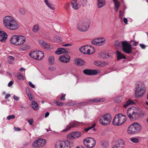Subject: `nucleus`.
Instances as JSON below:
<instances>
[{
  "mask_svg": "<svg viewBox=\"0 0 148 148\" xmlns=\"http://www.w3.org/2000/svg\"><path fill=\"white\" fill-rule=\"evenodd\" d=\"M3 25L7 28L11 30H15L19 27V25L12 16H7L3 19Z\"/></svg>",
  "mask_w": 148,
  "mask_h": 148,
  "instance_id": "1",
  "label": "nucleus"
},
{
  "mask_svg": "<svg viewBox=\"0 0 148 148\" xmlns=\"http://www.w3.org/2000/svg\"><path fill=\"white\" fill-rule=\"evenodd\" d=\"M26 40L25 37L22 35H14L11 38L10 42L14 45L19 46L23 44Z\"/></svg>",
  "mask_w": 148,
  "mask_h": 148,
  "instance_id": "2",
  "label": "nucleus"
},
{
  "mask_svg": "<svg viewBox=\"0 0 148 148\" xmlns=\"http://www.w3.org/2000/svg\"><path fill=\"white\" fill-rule=\"evenodd\" d=\"M126 120V117L125 115L121 114H118L114 116L112 121V123L115 125H120L124 123Z\"/></svg>",
  "mask_w": 148,
  "mask_h": 148,
  "instance_id": "3",
  "label": "nucleus"
},
{
  "mask_svg": "<svg viewBox=\"0 0 148 148\" xmlns=\"http://www.w3.org/2000/svg\"><path fill=\"white\" fill-rule=\"evenodd\" d=\"M141 126L137 122H135L130 125L127 129V132L129 134H133L138 132L141 129Z\"/></svg>",
  "mask_w": 148,
  "mask_h": 148,
  "instance_id": "4",
  "label": "nucleus"
},
{
  "mask_svg": "<svg viewBox=\"0 0 148 148\" xmlns=\"http://www.w3.org/2000/svg\"><path fill=\"white\" fill-rule=\"evenodd\" d=\"M73 143L68 140L59 141L55 145V148H70L73 146Z\"/></svg>",
  "mask_w": 148,
  "mask_h": 148,
  "instance_id": "5",
  "label": "nucleus"
},
{
  "mask_svg": "<svg viewBox=\"0 0 148 148\" xmlns=\"http://www.w3.org/2000/svg\"><path fill=\"white\" fill-rule=\"evenodd\" d=\"M79 50L82 53L88 55L92 54L95 51V49L93 47L87 45L82 46L79 48Z\"/></svg>",
  "mask_w": 148,
  "mask_h": 148,
  "instance_id": "6",
  "label": "nucleus"
},
{
  "mask_svg": "<svg viewBox=\"0 0 148 148\" xmlns=\"http://www.w3.org/2000/svg\"><path fill=\"white\" fill-rule=\"evenodd\" d=\"M135 92L136 97H140L145 93L146 89L145 85L142 83L138 84L136 87Z\"/></svg>",
  "mask_w": 148,
  "mask_h": 148,
  "instance_id": "7",
  "label": "nucleus"
},
{
  "mask_svg": "<svg viewBox=\"0 0 148 148\" xmlns=\"http://www.w3.org/2000/svg\"><path fill=\"white\" fill-rule=\"evenodd\" d=\"M112 119L111 115L106 113L103 115L99 120V122L101 125H109Z\"/></svg>",
  "mask_w": 148,
  "mask_h": 148,
  "instance_id": "8",
  "label": "nucleus"
},
{
  "mask_svg": "<svg viewBox=\"0 0 148 148\" xmlns=\"http://www.w3.org/2000/svg\"><path fill=\"white\" fill-rule=\"evenodd\" d=\"M83 143L85 146L88 148L94 147L96 143L95 140L91 137H88L84 139Z\"/></svg>",
  "mask_w": 148,
  "mask_h": 148,
  "instance_id": "9",
  "label": "nucleus"
},
{
  "mask_svg": "<svg viewBox=\"0 0 148 148\" xmlns=\"http://www.w3.org/2000/svg\"><path fill=\"white\" fill-rule=\"evenodd\" d=\"M29 55L31 57L37 60H41L44 57L43 53L40 51H32Z\"/></svg>",
  "mask_w": 148,
  "mask_h": 148,
  "instance_id": "10",
  "label": "nucleus"
},
{
  "mask_svg": "<svg viewBox=\"0 0 148 148\" xmlns=\"http://www.w3.org/2000/svg\"><path fill=\"white\" fill-rule=\"evenodd\" d=\"M89 26V24L87 23L80 22L77 24L76 27L79 31L82 32H85L88 29Z\"/></svg>",
  "mask_w": 148,
  "mask_h": 148,
  "instance_id": "11",
  "label": "nucleus"
},
{
  "mask_svg": "<svg viewBox=\"0 0 148 148\" xmlns=\"http://www.w3.org/2000/svg\"><path fill=\"white\" fill-rule=\"evenodd\" d=\"M122 50L124 52L127 54L132 53V48L131 45L124 41L122 42Z\"/></svg>",
  "mask_w": 148,
  "mask_h": 148,
  "instance_id": "12",
  "label": "nucleus"
},
{
  "mask_svg": "<svg viewBox=\"0 0 148 148\" xmlns=\"http://www.w3.org/2000/svg\"><path fill=\"white\" fill-rule=\"evenodd\" d=\"M46 143V140L43 139L39 138L35 141L32 144V146L34 148H39L44 146Z\"/></svg>",
  "mask_w": 148,
  "mask_h": 148,
  "instance_id": "13",
  "label": "nucleus"
},
{
  "mask_svg": "<svg viewBox=\"0 0 148 148\" xmlns=\"http://www.w3.org/2000/svg\"><path fill=\"white\" fill-rule=\"evenodd\" d=\"M81 135V132L78 131H76L71 132L67 135V137L70 139H73L78 138Z\"/></svg>",
  "mask_w": 148,
  "mask_h": 148,
  "instance_id": "14",
  "label": "nucleus"
},
{
  "mask_svg": "<svg viewBox=\"0 0 148 148\" xmlns=\"http://www.w3.org/2000/svg\"><path fill=\"white\" fill-rule=\"evenodd\" d=\"M79 123L78 122L76 121H74L73 122H71L69 125H67L65 129L62 131V132H66L72 127H76L79 125Z\"/></svg>",
  "mask_w": 148,
  "mask_h": 148,
  "instance_id": "15",
  "label": "nucleus"
},
{
  "mask_svg": "<svg viewBox=\"0 0 148 148\" xmlns=\"http://www.w3.org/2000/svg\"><path fill=\"white\" fill-rule=\"evenodd\" d=\"M125 145V142L123 140L120 139L114 145L112 148H124Z\"/></svg>",
  "mask_w": 148,
  "mask_h": 148,
  "instance_id": "16",
  "label": "nucleus"
},
{
  "mask_svg": "<svg viewBox=\"0 0 148 148\" xmlns=\"http://www.w3.org/2000/svg\"><path fill=\"white\" fill-rule=\"evenodd\" d=\"M70 57L67 55L61 56L59 58V60L63 63L69 62L70 61Z\"/></svg>",
  "mask_w": 148,
  "mask_h": 148,
  "instance_id": "17",
  "label": "nucleus"
},
{
  "mask_svg": "<svg viewBox=\"0 0 148 148\" xmlns=\"http://www.w3.org/2000/svg\"><path fill=\"white\" fill-rule=\"evenodd\" d=\"M83 72L85 74L88 75H96L98 73L96 70L90 69H85L83 71Z\"/></svg>",
  "mask_w": 148,
  "mask_h": 148,
  "instance_id": "18",
  "label": "nucleus"
},
{
  "mask_svg": "<svg viewBox=\"0 0 148 148\" xmlns=\"http://www.w3.org/2000/svg\"><path fill=\"white\" fill-rule=\"evenodd\" d=\"M134 113L135 111L134 110L133 108H129L127 110V114L129 118L130 119V120H132L133 119H135Z\"/></svg>",
  "mask_w": 148,
  "mask_h": 148,
  "instance_id": "19",
  "label": "nucleus"
},
{
  "mask_svg": "<svg viewBox=\"0 0 148 148\" xmlns=\"http://www.w3.org/2000/svg\"><path fill=\"white\" fill-rule=\"evenodd\" d=\"M38 43L42 48L45 49H48L51 48L49 44L45 41L40 40L39 41Z\"/></svg>",
  "mask_w": 148,
  "mask_h": 148,
  "instance_id": "20",
  "label": "nucleus"
},
{
  "mask_svg": "<svg viewBox=\"0 0 148 148\" xmlns=\"http://www.w3.org/2000/svg\"><path fill=\"white\" fill-rule=\"evenodd\" d=\"M135 119H138L142 117L145 115V113L142 111H135L134 113Z\"/></svg>",
  "mask_w": 148,
  "mask_h": 148,
  "instance_id": "21",
  "label": "nucleus"
},
{
  "mask_svg": "<svg viewBox=\"0 0 148 148\" xmlns=\"http://www.w3.org/2000/svg\"><path fill=\"white\" fill-rule=\"evenodd\" d=\"M8 35L4 32L1 30L0 32V41L2 42H5L7 38Z\"/></svg>",
  "mask_w": 148,
  "mask_h": 148,
  "instance_id": "22",
  "label": "nucleus"
},
{
  "mask_svg": "<svg viewBox=\"0 0 148 148\" xmlns=\"http://www.w3.org/2000/svg\"><path fill=\"white\" fill-rule=\"evenodd\" d=\"M68 51L63 48H59L56 51L55 53L56 54L59 55L62 53H67Z\"/></svg>",
  "mask_w": 148,
  "mask_h": 148,
  "instance_id": "23",
  "label": "nucleus"
},
{
  "mask_svg": "<svg viewBox=\"0 0 148 148\" xmlns=\"http://www.w3.org/2000/svg\"><path fill=\"white\" fill-rule=\"evenodd\" d=\"M97 5L98 8L104 6L106 4L105 0H97Z\"/></svg>",
  "mask_w": 148,
  "mask_h": 148,
  "instance_id": "24",
  "label": "nucleus"
},
{
  "mask_svg": "<svg viewBox=\"0 0 148 148\" xmlns=\"http://www.w3.org/2000/svg\"><path fill=\"white\" fill-rule=\"evenodd\" d=\"M71 3L72 7L73 9L76 10L78 9V5L76 0H71Z\"/></svg>",
  "mask_w": 148,
  "mask_h": 148,
  "instance_id": "25",
  "label": "nucleus"
},
{
  "mask_svg": "<svg viewBox=\"0 0 148 148\" xmlns=\"http://www.w3.org/2000/svg\"><path fill=\"white\" fill-rule=\"evenodd\" d=\"M98 40V46L101 45L105 43L106 39L104 38H97Z\"/></svg>",
  "mask_w": 148,
  "mask_h": 148,
  "instance_id": "26",
  "label": "nucleus"
},
{
  "mask_svg": "<svg viewBox=\"0 0 148 148\" xmlns=\"http://www.w3.org/2000/svg\"><path fill=\"white\" fill-rule=\"evenodd\" d=\"M117 57L118 60L122 59H125L126 57L119 51L116 52Z\"/></svg>",
  "mask_w": 148,
  "mask_h": 148,
  "instance_id": "27",
  "label": "nucleus"
},
{
  "mask_svg": "<svg viewBox=\"0 0 148 148\" xmlns=\"http://www.w3.org/2000/svg\"><path fill=\"white\" fill-rule=\"evenodd\" d=\"M75 62L79 65H84L85 64L84 61L80 59H76L75 60Z\"/></svg>",
  "mask_w": 148,
  "mask_h": 148,
  "instance_id": "28",
  "label": "nucleus"
},
{
  "mask_svg": "<svg viewBox=\"0 0 148 148\" xmlns=\"http://www.w3.org/2000/svg\"><path fill=\"white\" fill-rule=\"evenodd\" d=\"M99 56L103 58H107L109 57L107 53L102 52L99 53Z\"/></svg>",
  "mask_w": 148,
  "mask_h": 148,
  "instance_id": "29",
  "label": "nucleus"
},
{
  "mask_svg": "<svg viewBox=\"0 0 148 148\" xmlns=\"http://www.w3.org/2000/svg\"><path fill=\"white\" fill-rule=\"evenodd\" d=\"M31 105L34 110H37L38 108V105L37 103L34 101H32Z\"/></svg>",
  "mask_w": 148,
  "mask_h": 148,
  "instance_id": "30",
  "label": "nucleus"
},
{
  "mask_svg": "<svg viewBox=\"0 0 148 148\" xmlns=\"http://www.w3.org/2000/svg\"><path fill=\"white\" fill-rule=\"evenodd\" d=\"M134 103V102L132 101L131 100H129L123 105V107L126 108L129 105L132 104Z\"/></svg>",
  "mask_w": 148,
  "mask_h": 148,
  "instance_id": "31",
  "label": "nucleus"
},
{
  "mask_svg": "<svg viewBox=\"0 0 148 148\" xmlns=\"http://www.w3.org/2000/svg\"><path fill=\"white\" fill-rule=\"evenodd\" d=\"M113 2L114 3V6L115 8V10L116 11L119 9V8L120 5V3L117 0H116L115 1Z\"/></svg>",
  "mask_w": 148,
  "mask_h": 148,
  "instance_id": "32",
  "label": "nucleus"
},
{
  "mask_svg": "<svg viewBox=\"0 0 148 148\" xmlns=\"http://www.w3.org/2000/svg\"><path fill=\"white\" fill-rule=\"evenodd\" d=\"M114 45L116 48L119 49L121 47V42L117 40L115 42Z\"/></svg>",
  "mask_w": 148,
  "mask_h": 148,
  "instance_id": "33",
  "label": "nucleus"
},
{
  "mask_svg": "<svg viewBox=\"0 0 148 148\" xmlns=\"http://www.w3.org/2000/svg\"><path fill=\"white\" fill-rule=\"evenodd\" d=\"M44 1L45 3L48 7L53 10H54V7L53 6L48 3V0H44Z\"/></svg>",
  "mask_w": 148,
  "mask_h": 148,
  "instance_id": "34",
  "label": "nucleus"
},
{
  "mask_svg": "<svg viewBox=\"0 0 148 148\" xmlns=\"http://www.w3.org/2000/svg\"><path fill=\"white\" fill-rule=\"evenodd\" d=\"M53 40L55 42H60L62 41L61 38L57 36L54 37Z\"/></svg>",
  "mask_w": 148,
  "mask_h": 148,
  "instance_id": "35",
  "label": "nucleus"
},
{
  "mask_svg": "<svg viewBox=\"0 0 148 148\" xmlns=\"http://www.w3.org/2000/svg\"><path fill=\"white\" fill-rule=\"evenodd\" d=\"M130 140L135 143H137L139 141V140L137 138H132L130 139Z\"/></svg>",
  "mask_w": 148,
  "mask_h": 148,
  "instance_id": "36",
  "label": "nucleus"
},
{
  "mask_svg": "<svg viewBox=\"0 0 148 148\" xmlns=\"http://www.w3.org/2000/svg\"><path fill=\"white\" fill-rule=\"evenodd\" d=\"M39 30V27L38 25H36L34 26L33 29V31L34 32H37Z\"/></svg>",
  "mask_w": 148,
  "mask_h": 148,
  "instance_id": "37",
  "label": "nucleus"
},
{
  "mask_svg": "<svg viewBox=\"0 0 148 148\" xmlns=\"http://www.w3.org/2000/svg\"><path fill=\"white\" fill-rule=\"evenodd\" d=\"M49 62L51 64H53L54 62V58L52 56H50L49 58Z\"/></svg>",
  "mask_w": 148,
  "mask_h": 148,
  "instance_id": "38",
  "label": "nucleus"
},
{
  "mask_svg": "<svg viewBox=\"0 0 148 148\" xmlns=\"http://www.w3.org/2000/svg\"><path fill=\"white\" fill-rule=\"evenodd\" d=\"M19 12L22 15H25L26 12V10L25 8H22L19 10Z\"/></svg>",
  "mask_w": 148,
  "mask_h": 148,
  "instance_id": "39",
  "label": "nucleus"
},
{
  "mask_svg": "<svg viewBox=\"0 0 148 148\" xmlns=\"http://www.w3.org/2000/svg\"><path fill=\"white\" fill-rule=\"evenodd\" d=\"M29 49L28 46L27 45H24L21 48V50L25 51Z\"/></svg>",
  "mask_w": 148,
  "mask_h": 148,
  "instance_id": "40",
  "label": "nucleus"
},
{
  "mask_svg": "<svg viewBox=\"0 0 148 148\" xmlns=\"http://www.w3.org/2000/svg\"><path fill=\"white\" fill-rule=\"evenodd\" d=\"M69 7L70 4L68 3H66L64 5V9L67 11L69 10Z\"/></svg>",
  "mask_w": 148,
  "mask_h": 148,
  "instance_id": "41",
  "label": "nucleus"
},
{
  "mask_svg": "<svg viewBox=\"0 0 148 148\" xmlns=\"http://www.w3.org/2000/svg\"><path fill=\"white\" fill-rule=\"evenodd\" d=\"M95 125V124H93L92 126L90 127H88L87 128L85 129V131L86 132H87L89 130L92 129V130L93 131L95 130V128L94 127Z\"/></svg>",
  "mask_w": 148,
  "mask_h": 148,
  "instance_id": "42",
  "label": "nucleus"
},
{
  "mask_svg": "<svg viewBox=\"0 0 148 148\" xmlns=\"http://www.w3.org/2000/svg\"><path fill=\"white\" fill-rule=\"evenodd\" d=\"M97 38L91 41V43L92 44L96 45H98V40H97Z\"/></svg>",
  "mask_w": 148,
  "mask_h": 148,
  "instance_id": "43",
  "label": "nucleus"
},
{
  "mask_svg": "<svg viewBox=\"0 0 148 148\" xmlns=\"http://www.w3.org/2000/svg\"><path fill=\"white\" fill-rule=\"evenodd\" d=\"M18 79L19 80H24V79L23 76L20 73H18L17 74Z\"/></svg>",
  "mask_w": 148,
  "mask_h": 148,
  "instance_id": "44",
  "label": "nucleus"
},
{
  "mask_svg": "<svg viewBox=\"0 0 148 148\" xmlns=\"http://www.w3.org/2000/svg\"><path fill=\"white\" fill-rule=\"evenodd\" d=\"M27 94L28 97H29V100H30L32 101V99H33V98L32 97V95L31 94V92H27Z\"/></svg>",
  "mask_w": 148,
  "mask_h": 148,
  "instance_id": "45",
  "label": "nucleus"
},
{
  "mask_svg": "<svg viewBox=\"0 0 148 148\" xmlns=\"http://www.w3.org/2000/svg\"><path fill=\"white\" fill-rule=\"evenodd\" d=\"M122 99V97L120 96L116 98L115 100V102H120L121 101Z\"/></svg>",
  "mask_w": 148,
  "mask_h": 148,
  "instance_id": "46",
  "label": "nucleus"
},
{
  "mask_svg": "<svg viewBox=\"0 0 148 148\" xmlns=\"http://www.w3.org/2000/svg\"><path fill=\"white\" fill-rule=\"evenodd\" d=\"M101 63L99 61H95L94 62V64H95L97 66H101Z\"/></svg>",
  "mask_w": 148,
  "mask_h": 148,
  "instance_id": "47",
  "label": "nucleus"
},
{
  "mask_svg": "<svg viewBox=\"0 0 148 148\" xmlns=\"http://www.w3.org/2000/svg\"><path fill=\"white\" fill-rule=\"evenodd\" d=\"M15 118V116L14 115H10L7 116V119L8 120H10L11 119H13Z\"/></svg>",
  "mask_w": 148,
  "mask_h": 148,
  "instance_id": "48",
  "label": "nucleus"
},
{
  "mask_svg": "<svg viewBox=\"0 0 148 148\" xmlns=\"http://www.w3.org/2000/svg\"><path fill=\"white\" fill-rule=\"evenodd\" d=\"M139 45L142 49H145L146 48V46L144 44H140Z\"/></svg>",
  "mask_w": 148,
  "mask_h": 148,
  "instance_id": "49",
  "label": "nucleus"
},
{
  "mask_svg": "<svg viewBox=\"0 0 148 148\" xmlns=\"http://www.w3.org/2000/svg\"><path fill=\"white\" fill-rule=\"evenodd\" d=\"M90 101H91L95 102H99V99L97 98H96L94 99H92Z\"/></svg>",
  "mask_w": 148,
  "mask_h": 148,
  "instance_id": "50",
  "label": "nucleus"
},
{
  "mask_svg": "<svg viewBox=\"0 0 148 148\" xmlns=\"http://www.w3.org/2000/svg\"><path fill=\"white\" fill-rule=\"evenodd\" d=\"M28 84L29 86L32 88H34L35 86L34 84H33L32 83L30 82H29L28 83Z\"/></svg>",
  "mask_w": 148,
  "mask_h": 148,
  "instance_id": "51",
  "label": "nucleus"
},
{
  "mask_svg": "<svg viewBox=\"0 0 148 148\" xmlns=\"http://www.w3.org/2000/svg\"><path fill=\"white\" fill-rule=\"evenodd\" d=\"M65 94H62L60 98V100L61 101H63L65 99L64 97L65 96Z\"/></svg>",
  "mask_w": 148,
  "mask_h": 148,
  "instance_id": "52",
  "label": "nucleus"
},
{
  "mask_svg": "<svg viewBox=\"0 0 148 148\" xmlns=\"http://www.w3.org/2000/svg\"><path fill=\"white\" fill-rule=\"evenodd\" d=\"M27 121L29 123V124L31 125H32L33 122L32 119H29Z\"/></svg>",
  "mask_w": 148,
  "mask_h": 148,
  "instance_id": "53",
  "label": "nucleus"
},
{
  "mask_svg": "<svg viewBox=\"0 0 148 148\" xmlns=\"http://www.w3.org/2000/svg\"><path fill=\"white\" fill-rule=\"evenodd\" d=\"M56 104L57 106H62L63 105V103L61 102H56Z\"/></svg>",
  "mask_w": 148,
  "mask_h": 148,
  "instance_id": "54",
  "label": "nucleus"
},
{
  "mask_svg": "<svg viewBox=\"0 0 148 148\" xmlns=\"http://www.w3.org/2000/svg\"><path fill=\"white\" fill-rule=\"evenodd\" d=\"M86 104V102H82V103H78L77 104V106H81V105H85Z\"/></svg>",
  "mask_w": 148,
  "mask_h": 148,
  "instance_id": "55",
  "label": "nucleus"
},
{
  "mask_svg": "<svg viewBox=\"0 0 148 148\" xmlns=\"http://www.w3.org/2000/svg\"><path fill=\"white\" fill-rule=\"evenodd\" d=\"M13 84V82L12 81H10L8 84V86L10 87Z\"/></svg>",
  "mask_w": 148,
  "mask_h": 148,
  "instance_id": "56",
  "label": "nucleus"
},
{
  "mask_svg": "<svg viewBox=\"0 0 148 148\" xmlns=\"http://www.w3.org/2000/svg\"><path fill=\"white\" fill-rule=\"evenodd\" d=\"M14 99L16 101H18L19 99V98L17 96H16L14 95L13 97Z\"/></svg>",
  "mask_w": 148,
  "mask_h": 148,
  "instance_id": "57",
  "label": "nucleus"
},
{
  "mask_svg": "<svg viewBox=\"0 0 148 148\" xmlns=\"http://www.w3.org/2000/svg\"><path fill=\"white\" fill-rule=\"evenodd\" d=\"M123 21L124 22L125 24H127V18H123Z\"/></svg>",
  "mask_w": 148,
  "mask_h": 148,
  "instance_id": "58",
  "label": "nucleus"
},
{
  "mask_svg": "<svg viewBox=\"0 0 148 148\" xmlns=\"http://www.w3.org/2000/svg\"><path fill=\"white\" fill-rule=\"evenodd\" d=\"M105 100V99L104 98H101L99 99V102H102L104 101Z\"/></svg>",
  "mask_w": 148,
  "mask_h": 148,
  "instance_id": "59",
  "label": "nucleus"
},
{
  "mask_svg": "<svg viewBox=\"0 0 148 148\" xmlns=\"http://www.w3.org/2000/svg\"><path fill=\"white\" fill-rule=\"evenodd\" d=\"M134 43L133 44V45L134 46H136L138 44V42H136L135 41H133Z\"/></svg>",
  "mask_w": 148,
  "mask_h": 148,
  "instance_id": "60",
  "label": "nucleus"
},
{
  "mask_svg": "<svg viewBox=\"0 0 148 148\" xmlns=\"http://www.w3.org/2000/svg\"><path fill=\"white\" fill-rule=\"evenodd\" d=\"M10 94H6L5 96V99H7L9 97H10Z\"/></svg>",
  "mask_w": 148,
  "mask_h": 148,
  "instance_id": "61",
  "label": "nucleus"
},
{
  "mask_svg": "<svg viewBox=\"0 0 148 148\" xmlns=\"http://www.w3.org/2000/svg\"><path fill=\"white\" fill-rule=\"evenodd\" d=\"M72 45L71 44H67L65 45H64L63 46L65 47H68V46H71Z\"/></svg>",
  "mask_w": 148,
  "mask_h": 148,
  "instance_id": "62",
  "label": "nucleus"
},
{
  "mask_svg": "<svg viewBox=\"0 0 148 148\" xmlns=\"http://www.w3.org/2000/svg\"><path fill=\"white\" fill-rule=\"evenodd\" d=\"M9 58L12 60H13L14 59V57H13L12 56H9Z\"/></svg>",
  "mask_w": 148,
  "mask_h": 148,
  "instance_id": "63",
  "label": "nucleus"
},
{
  "mask_svg": "<svg viewBox=\"0 0 148 148\" xmlns=\"http://www.w3.org/2000/svg\"><path fill=\"white\" fill-rule=\"evenodd\" d=\"M49 114V112H47L46 113L45 115V117H47L48 116Z\"/></svg>",
  "mask_w": 148,
  "mask_h": 148,
  "instance_id": "64",
  "label": "nucleus"
}]
</instances>
